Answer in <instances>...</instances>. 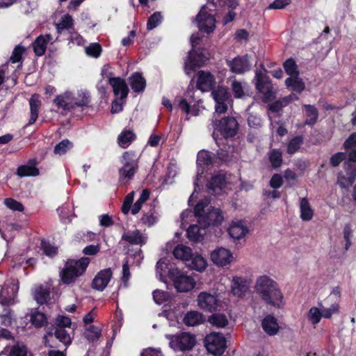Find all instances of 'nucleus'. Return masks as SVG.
Segmentation results:
<instances>
[{
	"label": "nucleus",
	"mask_w": 356,
	"mask_h": 356,
	"mask_svg": "<svg viewBox=\"0 0 356 356\" xmlns=\"http://www.w3.org/2000/svg\"><path fill=\"white\" fill-rule=\"evenodd\" d=\"M205 347L213 355H222L226 348L227 341L224 335L219 332H211L204 339Z\"/></svg>",
	"instance_id": "6"
},
{
	"label": "nucleus",
	"mask_w": 356,
	"mask_h": 356,
	"mask_svg": "<svg viewBox=\"0 0 356 356\" xmlns=\"http://www.w3.org/2000/svg\"><path fill=\"white\" fill-rule=\"evenodd\" d=\"M51 292L49 289L44 288L42 285L38 286L34 291V299L40 305L47 303L50 299Z\"/></svg>",
	"instance_id": "30"
},
{
	"label": "nucleus",
	"mask_w": 356,
	"mask_h": 356,
	"mask_svg": "<svg viewBox=\"0 0 356 356\" xmlns=\"http://www.w3.org/2000/svg\"><path fill=\"white\" fill-rule=\"evenodd\" d=\"M90 262V259L86 257L77 260L67 259L59 272L60 281L66 285L74 284L78 277L84 274Z\"/></svg>",
	"instance_id": "2"
},
{
	"label": "nucleus",
	"mask_w": 356,
	"mask_h": 356,
	"mask_svg": "<svg viewBox=\"0 0 356 356\" xmlns=\"http://www.w3.org/2000/svg\"><path fill=\"white\" fill-rule=\"evenodd\" d=\"M19 289V283L18 280L12 279L10 285L6 289L3 288L0 291V304L4 306L13 305Z\"/></svg>",
	"instance_id": "12"
},
{
	"label": "nucleus",
	"mask_w": 356,
	"mask_h": 356,
	"mask_svg": "<svg viewBox=\"0 0 356 356\" xmlns=\"http://www.w3.org/2000/svg\"><path fill=\"white\" fill-rule=\"evenodd\" d=\"M73 104H74L75 107H88L90 103V97L88 92H82L79 94V98L72 101Z\"/></svg>",
	"instance_id": "50"
},
{
	"label": "nucleus",
	"mask_w": 356,
	"mask_h": 356,
	"mask_svg": "<svg viewBox=\"0 0 356 356\" xmlns=\"http://www.w3.org/2000/svg\"><path fill=\"white\" fill-rule=\"evenodd\" d=\"M196 163L198 166L212 165L214 163V158L211 156L210 152L201 150L197 154Z\"/></svg>",
	"instance_id": "40"
},
{
	"label": "nucleus",
	"mask_w": 356,
	"mask_h": 356,
	"mask_svg": "<svg viewBox=\"0 0 356 356\" xmlns=\"http://www.w3.org/2000/svg\"><path fill=\"white\" fill-rule=\"evenodd\" d=\"M231 87L234 97L236 99H241L244 97V88L240 81L236 80L233 81Z\"/></svg>",
	"instance_id": "57"
},
{
	"label": "nucleus",
	"mask_w": 356,
	"mask_h": 356,
	"mask_svg": "<svg viewBox=\"0 0 356 356\" xmlns=\"http://www.w3.org/2000/svg\"><path fill=\"white\" fill-rule=\"evenodd\" d=\"M73 144L68 139H64L57 144L54 149L55 154H65L69 149L72 148Z\"/></svg>",
	"instance_id": "48"
},
{
	"label": "nucleus",
	"mask_w": 356,
	"mask_h": 356,
	"mask_svg": "<svg viewBox=\"0 0 356 356\" xmlns=\"http://www.w3.org/2000/svg\"><path fill=\"white\" fill-rule=\"evenodd\" d=\"M149 191L148 189L143 190L139 198L133 204L131 208V213L133 215L137 214L141 209L143 204L149 199Z\"/></svg>",
	"instance_id": "44"
},
{
	"label": "nucleus",
	"mask_w": 356,
	"mask_h": 356,
	"mask_svg": "<svg viewBox=\"0 0 356 356\" xmlns=\"http://www.w3.org/2000/svg\"><path fill=\"white\" fill-rule=\"evenodd\" d=\"M212 125L214 129L212 136L216 143L218 134L225 139L232 138L237 134L239 126L236 118L232 116H226L220 120H215L213 121Z\"/></svg>",
	"instance_id": "4"
},
{
	"label": "nucleus",
	"mask_w": 356,
	"mask_h": 356,
	"mask_svg": "<svg viewBox=\"0 0 356 356\" xmlns=\"http://www.w3.org/2000/svg\"><path fill=\"white\" fill-rule=\"evenodd\" d=\"M37 165L36 159H29L26 164L18 166L16 175L19 177L38 176L40 174V170L36 167Z\"/></svg>",
	"instance_id": "18"
},
{
	"label": "nucleus",
	"mask_w": 356,
	"mask_h": 356,
	"mask_svg": "<svg viewBox=\"0 0 356 356\" xmlns=\"http://www.w3.org/2000/svg\"><path fill=\"white\" fill-rule=\"evenodd\" d=\"M54 103L58 106V108H62L63 110L67 111H72L74 109V104H73L70 98V95L68 92L57 95L54 99Z\"/></svg>",
	"instance_id": "27"
},
{
	"label": "nucleus",
	"mask_w": 356,
	"mask_h": 356,
	"mask_svg": "<svg viewBox=\"0 0 356 356\" xmlns=\"http://www.w3.org/2000/svg\"><path fill=\"white\" fill-rule=\"evenodd\" d=\"M173 255L176 259L188 261L192 257V250L188 246L178 245L173 250Z\"/></svg>",
	"instance_id": "37"
},
{
	"label": "nucleus",
	"mask_w": 356,
	"mask_h": 356,
	"mask_svg": "<svg viewBox=\"0 0 356 356\" xmlns=\"http://www.w3.org/2000/svg\"><path fill=\"white\" fill-rule=\"evenodd\" d=\"M86 331V337L90 341L97 340L102 334V329L93 325H89Z\"/></svg>",
	"instance_id": "49"
},
{
	"label": "nucleus",
	"mask_w": 356,
	"mask_h": 356,
	"mask_svg": "<svg viewBox=\"0 0 356 356\" xmlns=\"http://www.w3.org/2000/svg\"><path fill=\"white\" fill-rule=\"evenodd\" d=\"M207 6H203L196 17L198 29L200 31L211 33L216 29V18L207 11Z\"/></svg>",
	"instance_id": "11"
},
{
	"label": "nucleus",
	"mask_w": 356,
	"mask_h": 356,
	"mask_svg": "<svg viewBox=\"0 0 356 356\" xmlns=\"http://www.w3.org/2000/svg\"><path fill=\"white\" fill-rule=\"evenodd\" d=\"M30 321L37 328L46 325L47 323V316L38 310H34L31 314Z\"/></svg>",
	"instance_id": "39"
},
{
	"label": "nucleus",
	"mask_w": 356,
	"mask_h": 356,
	"mask_svg": "<svg viewBox=\"0 0 356 356\" xmlns=\"http://www.w3.org/2000/svg\"><path fill=\"white\" fill-rule=\"evenodd\" d=\"M209 55L206 49L198 47L193 49L188 52L187 59L184 64V71L189 75L197 68L202 67L209 60Z\"/></svg>",
	"instance_id": "5"
},
{
	"label": "nucleus",
	"mask_w": 356,
	"mask_h": 356,
	"mask_svg": "<svg viewBox=\"0 0 356 356\" xmlns=\"http://www.w3.org/2000/svg\"><path fill=\"white\" fill-rule=\"evenodd\" d=\"M208 206V202L204 200L199 201L194 207V215L197 218V222L201 220L202 216H204L207 212L204 209Z\"/></svg>",
	"instance_id": "59"
},
{
	"label": "nucleus",
	"mask_w": 356,
	"mask_h": 356,
	"mask_svg": "<svg viewBox=\"0 0 356 356\" xmlns=\"http://www.w3.org/2000/svg\"><path fill=\"white\" fill-rule=\"evenodd\" d=\"M255 291L268 305L280 308L283 305L284 296L278 284L268 275H262L257 278Z\"/></svg>",
	"instance_id": "1"
},
{
	"label": "nucleus",
	"mask_w": 356,
	"mask_h": 356,
	"mask_svg": "<svg viewBox=\"0 0 356 356\" xmlns=\"http://www.w3.org/2000/svg\"><path fill=\"white\" fill-rule=\"evenodd\" d=\"M225 175L222 174L214 175L211 177L210 181L207 184L208 193L213 194L217 190L221 191L225 186Z\"/></svg>",
	"instance_id": "23"
},
{
	"label": "nucleus",
	"mask_w": 356,
	"mask_h": 356,
	"mask_svg": "<svg viewBox=\"0 0 356 356\" xmlns=\"http://www.w3.org/2000/svg\"><path fill=\"white\" fill-rule=\"evenodd\" d=\"M211 259L216 265L223 267L232 261L233 255L230 250L218 248L211 252Z\"/></svg>",
	"instance_id": "14"
},
{
	"label": "nucleus",
	"mask_w": 356,
	"mask_h": 356,
	"mask_svg": "<svg viewBox=\"0 0 356 356\" xmlns=\"http://www.w3.org/2000/svg\"><path fill=\"white\" fill-rule=\"evenodd\" d=\"M140 221L143 225L148 227L154 225L158 221V216L155 206L152 207L149 211L144 213Z\"/></svg>",
	"instance_id": "31"
},
{
	"label": "nucleus",
	"mask_w": 356,
	"mask_h": 356,
	"mask_svg": "<svg viewBox=\"0 0 356 356\" xmlns=\"http://www.w3.org/2000/svg\"><path fill=\"white\" fill-rule=\"evenodd\" d=\"M285 84L287 88H290L293 91L298 93H301L305 89V83L298 76L287 78L285 80Z\"/></svg>",
	"instance_id": "33"
},
{
	"label": "nucleus",
	"mask_w": 356,
	"mask_h": 356,
	"mask_svg": "<svg viewBox=\"0 0 356 356\" xmlns=\"http://www.w3.org/2000/svg\"><path fill=\"white\" fill-rule=\"evenodd\" d=\"M344 169L346 172V175L351 177L352 180H356V163H352L351 162L344 163Z\"/></svg>",
	"instance_id": "64"
},
{
	"label": "nucleus",
	"mask_w": 356,
	"mask_h": 356,
	"mask_svg": "<svg viewBox=\"0 0 356 356\" xmlns=\"http://www.w3.org/2000/svg\"><path fill=\"white\" fill-rule=\"evenodd\" d=\"M27 348L26 346L19 342L14 344L8 355V356H26Z\"/></svg>",
	"instance_id": "51"
},
{
	"label": "nucleus",
	"mask_w": 356,
	"mask_h": 356,
	"mask_svg": "<svg viewBox=\"0 0 356 356\" xmlns=\"http://www.w3.org/2000/svg\"><path fill=\"white\" fill-rule=\"evenodd\" d=\"M72 324L71 319L65 316H60L59 315L55 322V327H58V328H65V327H70Z\"/></svg>",
	"instance_id": "63"
},
{
	"label": "nucleus",
	"mask_w": 356,
	"mask_h": 356,
	"mask_svg": "<svg viewBox=\"0 0 356 356\" xmlns=\"http://www.w3.org/2000/svg\"><path fill=\"white\" fill-rule=\"evenodd\" d=\"M25 51H26V49L24 47H23L20 44L17 45L14 48V49L12 52V55L10 58V62L13 63H16L20 62L22 63V56H23L24 53L25 52Z\"/></svg>",
	"instance_id": "52"
},
{
	"label": "nucleus",
	"mask_w": 356,
	"mask_h": 356,
	"mask_svg": "<svg viewBox=\"0 0 356 356\" xmlns=\"http://www.w3.org/2000/svg\"><path fill=\"white\" fill-rule=\"evenodd\" d=\"M46 36L47 38L42 35H39L33 43V51L38 56H42L45 54L50 35Z\"/></svg>",
	"instance_id": "28"
},
{
	"label": "nucleus",
	"mask_w": 356,
	"mask_h": 356,
	"mask_svg": "<svg viewBox=\"0 0 356 356\" xmlns=\"http://www.w3.org/2000/svg\"><path fill=\"white\" fill-rule=\"evenodd\" d=\"M201 229H203L200 225H191L186 230L188 238L193 242H199L203 238V235L200 233Z\"/></svg>",
	"instance_id": "41"
},
{
	"label": "nucleus",
	"mask_w": 356,
	"mask_h": 356,
	"mask_svg": "<svg viewBox=\"0 0 356 356\" xmlns=\"http://www.w3.org/2000/svg\"><path fill=\"white\" fill-rule=\"evenodd\" d=\"M211 96L213 97L215 102H228L231 97L227 88L222 86H218L216 90H213L211 92Z\"/></svg>",
	"instance_id": "42"
},
{
	"label": "nucleus",
	"mask_w": 356,
	"mask_h": 356,
	"mask_svg": "<svg viewBox=\"0 0 356 356\" xmlns=\"http://www.w3.org/2000/svg\"><path fill=\"white\" fill-rule=\"evenodd\" d=\"M153 299L157 305H162L168 300V294L166 292L161 290H154L152 293Z\"/></svg>",
	"instance_id": "62"
},
{
	"label": "nucleus",
	"mask_w": 356,
	"mask_h": 356,
	"mask_svg": "<svg viewBox=\"0 0 356 356\" xmlns=\"http://www.w3.org/2000/svg\"><path fill=\"white\" fill-rule=\"evenodd\" d=\"M122 164L118 170V181L121 185H128L139 168V156L134 151L124 152L120 159Z\"/></svg>",
	"instance_id": "3"
},
{
	"label": "nucleus",
	"mask_w": 356,
	"mask_h": 356,
	"mask_svg": "<svg viewBox=\"0 0 356 356\" xmlns=\"http://www.w3.org/2000/svg\"><path fill=\"white\" fill-rule=\"evenodd\" d=\"M170 339V346L175 350H190L196 343L195 335L186 332H181L172 335Z\"/></svg>",
	"instance_id": "7"
},
{
	"label": "nucleus",
	"mask_w": 356,
	"mask_h": 356,
	"mask_svg": "<svg viewBox=\"0 0 356 356\" xmlns=\"http://www.w3.org/2000/svg\"><path fill=\"white\" fill-rule=\"evenodd\" d=\"M216 85L214 76L210 72L200 70L197 72V88L203 92L211 90Z\"/></svg>",
	"instance_id": "15"
},
{
	"label": "nucleus",
	"mask_w": 356,
	"mask_h": 356,
	"mask_svg": "<svg viewBox=\"0 0 356 356\" xmlns=\"http://www.w3.org/2000/svg\"><path fill=\"white\" fill-rule=\"evenodd\" d=\"M204 321V316L199 312L190 311L184 318V323L188 326H195Z\"/></svg>",
	"instance_id": "29"
},
{
	"label": "nucleus",
	"mask_w": 356,
	"mask_h": 356,
	"mask_svg": "<svg viewBox=\"0 0 356 356\" xmlns=\"http://www.w3.org/2000/svg\"><path fill=\"white\" fill-rule=\"evenodd\" d=\"M255 88L257 91L264 95L266 100L275 97L273 85L270 77L259 70H257L254 76Z\"/></svg>",
	"instance_id": "9"
},
{
	"label": "nucleus",
	"mask_w": 356,
	"mask_h": 356,
	"mask_svg": "<svg viewBox=\"0 0 356 356\" xmlns=\"http://www.w3.org/2000/svg\"><path fill=\"white\" fill-rule=\"evenodd\" d=\"M129 85L136 93L143 92L147 86L146 80L141 72H136L129 78Z\"/></svg>",
	"instance_id": "22"
},
{
	"label": "nucleus",
	"mask_w": 356,
	"mask_h": 356,
	"mask_svg": "<svg viewBox=\"0 0 356 356\" xmlns=\"http://www.w3.org/2000/svg\"><path fill=\"white\" fill-rule=\"evenodd\" d=\"M136 138V134L131 130L124 129L118 137L120 146L127 148Z\"/></svg>",
	"instance_id": "35"
},
{
	"label": "nucleus",
	"mask_w": 356,
	"mask_h": 356,
	"mask_svg": "<svg viewBox=\"0 0 356 356\" xmlns=\"http://www.w3.org/2000/svg\"><path fill=\"white\" fill-rule=\"evenodd\" d=\"M4 204L8 209L13 211H23L24 210V207L20 202L11 197L6 198Z\"/></svg>",
	"instance_id": "58"
},
{
	"label": "nucleus",
	"mask_w": 356,
	"mask_h": 356,
	"mask_svg": "<svg viewBox=\"0 0 356 356\" xmlns=\"http://www.w3.org/2000/svg\"><path fill=\"white\" fill-rule=\"evenodd\" d=\"M208 322L217 327H225L228 325V319L222 314H213L208 318Z\"/></svg>",
	"instance_id": "43"
},
{
	"label": "nucleus",
	"mask_w": 356,
	"mask_h": 356,
	"mask_svg": "<svg viewBox=\"0 0 356 356\" xmlns=\"http://www.w3.org/2000/svg\"><path fill=\"white\" fill-rule=\"evenodd\" d=\"M230 70L236 74H242L250 68L248 60L245 57L237 56L228 62Z\"/></svg>",
	"instance_id": "21"
},
{
	"label": "nucleus",
	"mask_w": 356,
	"mask_h": 356,
	"mask_svg": "<svg viewBox=\"0 0 356 356\" xmlns=\"http://www.w3.org/2000/svg\"><path fill=\"white\" fill-rule=\"evenodd\" d=\"M303 111L306 117L304 122L305 124L313 127L318 118V111L314 105L304 104L302 106Z\"/></svg>",
	"instance_id": "25"
},
{
	"label": "nucleus",
	"mask_w": 356,
	"mask_h": 356,
	"mask_svg": "<svg viewBox=\"0 0 356 356\" xmlns=\"http://www.w3.org/2000/svg\"><path fill=\"white\" fill-rule=\"evenodd\" d=\"M227 231L232 238L239 240L245 236L248 229L242 220H236L232 221Z\"/></svg>",
	"instance_id": "20"
},
{
	"label": "nucleus",
	"mask_w": 356,
	"mask_h": 356,
	"mask_svg": "<svg viewBox=\"0 0 356 356\" xmlns=\"http://www.w3.org/2000/svg\"><path fill=\"white\" fill-rule=\"evenodd\" d=\"M296 95H290L284 97L282 100H277L269 105V110L273 113H278L287 106L293 99H298Z\"/></svg>",
	"instance_id": "34"
},
{
	"label": "nucleus",
	"mask_w": 356,
	"mask_h": 356,
	"mask_svg": "<svg viewBox=\"0 0 356 356\" xmlns=\"http://www.w3.org/2000/svg\"><path fill=\"white\" fill-rule=\"evenodd\" d=\"M134 192L132 191L129 193H128L124 199V201H123V203H122V207H121V211L122 212L124 213V214H127L130 210L131 211V207L132 204H133V202H134Z\"/></svg>",
	"instance_id": "56"
},
{
	"label": "nucleus",
	"mask_w": 356,
	"mask_h": 356,
	"mask_svg": "<svg viewBox=\"0 0 356 356\" xmlns=\"http://www.w3.org/2000/svg\"><path fill=\"white\" fill-rule=\"evenodd\" d=\"M223 220L224 216L222 210L211 206L205 215L199 220V225L205 229L211 226L218 227L221 225Z\"/></svg>",
	"instance_id": "10"
},
{
	"label": "nucleus",
	"mask_w": 356,
	"mask_h": 356,
	"mask_svg": "<svg viewBox=\"0 0 356 356\" xmlns=\"http://www.w3.org/2000/svg\"><path fill=\"white\" fill-rule=\"evenodd\" d=\"M109 83L112 86L115 96L120 95L122 99L127 98L129 90L124 79L120 77L110 78Z\"/></svg>",
	"instance_id": "19"
},
{
	"label": "nucleus",
	"mask_w": 356,
	"mask_h": 356,
	"mask_svg": "<svg viewBox=\"0 0 356 356\" xmlns=\"http://www.w3.org/2000/svg\"><path fill=\"white\" fill-rule=\"evenodd\" d=\"M197 302L200 309L211 313L216 312L219 306L217 297L208 292H201L197 296Z\"/></svg>",
	"instance_id": "13"
},
{
	"label": "nucleus",
	"mask_w": 356,
	"mask_h": 356,
	"mask_svg": "<svg viewBox=\"0 0 356 356\" xmlns=\"http://www.w3.org/2000/svg\"><path fill=\"white\" fill-rule=\"evenodd\" d=\"M102 51V46L99 43L91 44L86 49V54L93 58H98Z\"/></svg>",
	"instance_id": "60"
},
{
	"label": "nucleus",
	"mask_w": 356,
	"mask_h": 356,
	"mask_svg": "<svg viewBox=\"0 0 356 356\" xmlns=\"http://www.w3.org/2000/svg\"><path fill=\"white\" fill-rule=\"evenodd\" d=\"M261 326L264 332L270 336L277 334L280 329L277 319L270 314L264 317Z\"/></svg>",
	"instance_id": "24"
},
{
	"label": "nucleus",
	"mask_w": 356,
	"mask_h": 356,
	"mask_svg": "<svg viewBox=\"0 0 356 356\" xmlns=\"http://www.w3.org/2000/svg\"><path fill=\"white\" fill-rule=\"evenodd\" d=\"M54 334L55 337L65 345L71 343L70 334L65 330V328L54 327Z\"/></svg>",
	"instance_id": "47"
},
{
	"label": "nucleus",
	"mask_w": 356,
	"mask_h": 356,
	"mask_svg": "<svg viewBox=\"0 0 356 356\" xmlns=\"http://www.w3.org/2000/svg\"><path fill=\"white\" fill-rule=\"evenodd\" d=\"M163 17L161 12L154 13L147 20V29L148 30H152L156 28L162 21Z\"/></svg>",
	"instance_id": "53"
},
{
	"label": "nucleus",
	"mask_w": 356,
	"mask_h": 356,
	"mask_svg": "<svg viewBox=\"0 0 356 356\" xmlns=\"http://www.w3.org/2000/svg\"><path fill=\"white\" fill-rule=\"evenodd\" d=\"M322 318L321 310L316 307H312L307 314V318L313 325L318 323Z\"/></svg>",
	"instance_id": "54"
},
{
	"label": "nucleus",
	"mask_w": 356,
	"mask_h": 356,
	"mask_svg": "<svg viewBox=\"0 0 356 356\" xmlns=\"http://www.w3.org/2000/svg\"><path fill=\"white\" fill-rule=\"evenodd\" d=\"M303 144L302 136H296L291 138L287 145L286 152L289 154H293L297 152L300 146Z\"/></svg>",
	"instance_id": "45"
},
{
	"label": "nucleus",
	"mask_w": 356,
	"mask_h": 356,
	"mask_svg": "<svg viewBox=\"0 0 356 356\" xmlns=\"http://www.w3.org/2000/svg\"><path fill=\"white\" fill-rule=\"evenodd\" d=\"M286 73L290 76H298V65L293 58H288L283 63Z\"/></svg>",
	"instance_id": "46"
},
{
	"label": "nucleus",
	"mask_w": 356,
	"mask_h": 356,
	"mask_svg": "<svg viewBox=\"0 0 356 356\" xmlns=\"http://www.w3.org/2000/svg\"><path fill=\"white\" fill-rule=\"evenodd\" d=\"M268 161L273 168L277 169L283 163L282 152L280 149H272L268 152Z\"/></svg>",
	"instance_id": "32"
},
{
	"label": "nucleus",
	"mask_w": 356,
	"mask_h": 356,
	"mask_svg": "<svg viewBox=\"0 0 356 356\" xmlns=\"http://www.w3.org/2000/svg\"><path fill=\"white\" fill-rule=\"evenodd\" d=\"M30 105V118L28 125H31L35 122L38 118L39 109L41 106V102L38 98V95L34 94L29 99Z\"/></svg>",
	"instance_id": "26"
},
{
	"label": "nucleus",
	"mask_w": 356,
	"mask_h": 356,
	"mask_svg": "<svg viewBox=\"0 0 356 356\" xmlns=\"http://www.w3.org/2000/svg\"><path fill=\"white\" fill-rule=\"evenodd\" d=\"M113 275L110 268L101 270L94 277L92 287L97 291H102L108 285Z\"/></svg>",
	"instance_id": "16"
},
{
	"label": "nucleus",
	"mask_w": 356,
	"mask_h": 356,
	"mask_svg": "<svg viewBox=\"0 0 356 356\" xmlns=\"http://www.w3.org/2000/svg\"><path fill=\"white\" fill-rule=\"evenodd\" d=\"M41 248L44 254L49 257L53 258L58 254V248L44 240L41 242Z\"/></svg>",
	"instance_id": "55"
},
{
	"label": "nucleus",
	"mask_w": 356,
	"mask_h": 356,
	"mask_svg": "<svg viewBox=\"0 0 356 356\" xmlns=\"http://www.w3.org/2000/svg\"><path fill=\"white\" fill-rule=\"evenodd\" d=\"M347 154L346 152H339L332 155L330 159V164L331 166L335 168L339 165V164L346 160Z\"/></svg>",
	"instance_id": "61"
},
{
	"label": "nucleus",
	"mask_w": 356,
	"mask_h": 356,
	"mask_svg": "<svg viewBox=\"0 0 356 356\" xmlns=\"http://www.w3.org/2000/svg\"><path fill=\"white\" fill-rule=\"evenodd\" d=\"M122 240L131 245L143 246L147 243V236L144 235L140 230L135 229L132 232H124Z\"/></svg>",
	"instance_id": "17"
},
{
	"label": "nucleus",
	"mask_w": 356,
	"mask_h": 356,
	"mask_svg": "<svg viewBox=\"0 0 356 356\" xmlns=\"http://www.w3.org/2000/svg\"><path fill=\"white\" fill-rule=\"evenodd\" d=\"M168 275L179 292L189 291L195 286V282L192 277L185 275L177 269L169 270Z\"/></svg>",
	"instance_id": "8"
},
{
	"label": "nucleus",
	"mask_w": 356,
	"mask_h": 356,
	"mask_svg": "<svg viewBox=\"0 0 356 356\" xmlns=\"http://www.w3.org/2000/svg\"><path fill=\"white\" fill-rule=\"evenodd\" d=\"M300 218L304 221H309L314 216V211L311 208L309 202L306 197H303L300 200Z\"/></svg>",
	"instance_id": "36"
},
{
	"label": "nucleus",
	"mask_w": 356,
	"mask_h": 356,
	"mask_svg": "<svg viewBox=\"0 0 356 356\" xmlns=\"http://www.w3.org/2000/svg\"><path fill=\"white\" fill-rule=\"evenodd\" d=\"M232 291L235 296L241 297L248 289L246 281L241 277H234L232 284Z\"/></svg>",
	"instance_id": "38"
}]
</instances>
